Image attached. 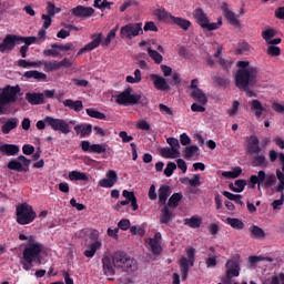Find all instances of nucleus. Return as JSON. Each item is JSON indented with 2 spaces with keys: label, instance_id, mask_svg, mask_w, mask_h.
Returning a JSON list of instances; mask_svg holds the SVG:
<instances>
[{
  "label": "nucleus",
  "instance_id": "obj_23",
  "mask_svg": "<svg viewBox=\"0 0 284 284\" xmlns=\"http://www.w3.org/2000/svg\"><path fill=\"white\" fill-rule=\"evenodd\" d=\"M263 181H265V171H258L257 175L250 176L248 185H251V187H256L257 185V190H261Z\"/></svg>",
  "mask_w": 284,
  "mask_h": 284
},
{
  "label": "nucleus",
  "instance_id": "obj_21",
  "mask_svg": "<svg viewBox=\"0 0 284 284\" xmlns=\"http://www.w3.org/2000/svg\"><path fill=\"white\" fill-rule=\"evenodd\" d=\"M24 99L30 105H43V93L27 92Z\"/></svg>",
  "mask_w": 284,
  "mask_h": 284
},
{
  "label": "nucleus",
  "instance_id": "obj_19",
  "mask_svg": "<svg viewBox=\"0 0 284 284\" xmlns=\"http://www.w3.org/2000/svg\"><path fill=\"white\" fill-rule=\"evenodd\" d=\"M20 41L21 43H24V45L20 48V54L22 59H26V57H28L30 45H32V43H37V37H20Z\"/></svg>",
  "mask_w": 284,
  "mask_h": 284
},
{
  "label": "nucleus",
  "instance_id": "obj_17",
  "mask_svg": "<svg viewBox=\"0 0 284 284\" xmlns=\"http://www.w3.org/2000/svg\"><path fill=\"white\" fill-rule=\"evenodd\" d=\"M151 80L153 81V85L156 90H161V92H168L170 90V84H168V80L159 74H151Z\"/></svg>",
  "mask_w": 284,
  "mask_h": 284
},
{
  "label": "nucleus",
  "instance_id": "obj_63",
  "mask_svg": "<svg viewBox=\"0 0 284 284\" xmlns=\"http://www.w3.org/2000/svg\"><path fill=\"white\" fill-rule=\"evenodd\" d=\"M266 53L270 57H281V48L276 45L268 44Z\"/></svg>",
  "mask_w": 284,
  "mask_h": 284
},
{
  "label": "nucleus",
  "instance_id": "obj_9",
  "mask_svg": "<svg viewBox=\"0 0 284 284\" xmlns=\"http://www.w3.org/2000/svg\"><path fill=\"white\" fill-rule=\"evenodd\" d=\"M132 92H134L132 87L126 88L124 91L115 95V103H118V105H124L125 108L136 105L139 98L135 97V94H132Z\"/></svg>",
  "mask_w": 284,
  "mask_h": 284
},
{
  "label": "nucleus",
  "instance_id": "obj_50",
  "mask_svg": "<svg viewBox=\"0 0 284 284\" xmlns=\"http://www.w3.org/2000/svg\"><path fill=\"white\" fill-rule=\"evenodd\" d=\"M148 54L154 60V63H156L158 65H161V63H163V55H161L159 51L153 50L152 48H148Z\"/></svg>",
  "mask_w": 284,
  "mask_h": 284
},
{
  "label": "nucleus",
  "instance_id": "obj_45",
  "mask_svg": "<svg viewBox=\"0 0 284 284\" xmlns=\"http://www.w3.org/2000/svg\"><path fill=\"white\" fill-rule=\"evenodd\" d=\"M183 200L182 193H173L168 202V207H179V203Z\"/></svg>",
  "mask_w": 284,
  "mask_h": 284
},
{
  "label": "nucleus",
  "instance_id": "obj_51",
  "mask_svg": "<svg viewBox=\"0 0 284 284\" xmlns=\"http://www.w3.org/2000/svg\"><path fill=\"white\" fill-rule=\"evenodd\" d=\"M219 64L223 70H225L226 72H230V70H232V65H234V61L232 60V58H226V59L220 58Z\"/></svg>",
  "mask_w": 284,
  "mask_h": 284
},
{
  "label": "nucleus",
  "instance_id": "obj_1",
  "mask_svg": "<svg viewBox=\"0 0 284 284\" xmlns=\"http://www.w3.org/2000/svg\"><path fill=\"white\" fill-rule=\"evenodd\" d=\"M30 243L26 245L22 252V267L26 272H30L32 270V264L38 263L41 265V252H43V244L41 243H33L34 237L30 236Z\"/></svg>",
  "mask_w": 284,
  "mask_h": 284
},
{
  "label": "nucleus",
  "instance_id": "obj_42",
  "mask_svg": "<svg viewBox=\"0 0 284 284\" xmlns=\"http://www.w3.org/2000/svg\"><path fill=\"white\" fill-rule=\"evenodd\" d=\"M101 242L100 241H95L90 245V250H85L84 251V256H87V258H93L94 255L97 254L98 250H101Z\"/></svg>",
  "mask_w": 284,
  "mask_h": 284
},
{
  "label": "nucleus",
  "instance_id": "obj_30",
  "mask_svg": "<svg viewBox=\"0 0 284 284\" xmlns=\"http://www.w3.org/2000/svg\"><path fill=\"white\" fill-rule=\"evenodd\" d=\"M191 97L196 101V103H200V105L207 104V95L201 89L193 90Z\"/></svg>",
  "mask_w": 284,
  "mask_h": 284
},
{
  "label": "nucleus",
  "instance_id": "obj_35",
  "mask_svg": "<svg viewBox=\"0 0 284 284\" xmlns=\"http://www.w3.org/2000/svg\"><path fill=\"white\" fill-rule=\"evenodd\" d=\"M70 181H90V178L88 176V173L81 172V171H71L69 173Z\"/></svg>",
  "mask_w": 284,
  "mask_h": 284
},
{
  "label": "nucleus",
  "instance_id": "obj_18",
  "mask_svg": "<svg viewBox=\"0 0 284 284\" xmlns=\"http://www.w3.org/2000/svg\"><path fill=\"white\" fill-rule=\"evenodd\" d=\"M171 194H172V189L170 187V185L162 184L158 191L159 204L165 205Z\"/></svg>",
  "mask_w": 284,
  "mask_h": 284
},
{
  "label": "nucleus",
  "instance_id": "obj_33",
  "mask_svg": "<svg viewBox=\"0 0 284 284\" xmlns=\"http://www.w3.org/2000/svg\"><path fill=\"white\" fill-rule=\"evenodd\" d=\"M172 221V211H170V206H164L161 210L160 223L163 225H168Z\"/></svg>",
  "mask_w": 284,
  "mask_h": 284
},
{
  "label": "nucleus",
  "instance_id": "obj_57",
  "mask_svg": "<svg viewBox=\"0 0 284 284\" xmlns=\"http://www.w3.org/2000/svg\"><path fill=\"white\" fill-rule=\"evenodd\" d=\"M19 68H39L41 65V61L39 62H30L28 60L20 59L18 60Z\"/></svg>",
  "mask_w": 284,
  "mask_h": 284
},
{
  "label": "nucleus",
  "instance_id": "obj_49",
  "mask_svg": "<svg viewBox=\"0 0 284 284\" xmlns=\"http://www.w3.org/2000/svg\"><path fill=\"white\" fill-rule=\"evenodd\" d=\"M245 185H247V181H245V180H236L235 181V186H234V184H230V190L232 192L241 193V192H243V190H245Z\"/></svg>",
  "mask_w": 284,
  "mask_h": 284
},
{
  "label": "nucleus",
  "instance_id": "obj_28",
  "mask_svg": "<svg viewBox=\"0 0 284 284\" xmlns=\"http://www.w3.org/2000/svg\"><path fill=\"white\" fill-rule=\"evenodd\" d=\"M18 125L19 120L17 118H11L1 126V132L2 134H10V132H12V130H16Z\"/></svg>",
  "mask_w": 284,
  "mask_h": 284
},
{
  "label": "nucleus",
  "instance_id": "obj_41",
  "mask_svg": "<svg viewBox=\"0 0 284 284\" xmlns=\"http://www.w3.org/2000/svg\"><path fill=\"white\" fill-rule=\"evenodd\" d=\"M248 231L251 232V239H265V231H263V229L258 227L257 225L250 226Z\"/></svg>",
  "mask_w": 284,
  "mask_h": 284
},
{
  "label": "nucleus",
  "instance_id": "obj_8",
  "mask_svg": "<svg viewBox=\"0 0 284 284\" xmlns=\"http://www.w3.org/2000/svg\"><path fill=\"white\" fill-rule=\"evenodd\" d=\"M193 18L195 19V23H197L202 30H207L209 32L216 30V24H211L212 22H210L207 13H205L201 8H196L193 11Z\"/></svg>",
  "mask_w": 284,
  "mask_h": 284
},
{
  "label": "nucleus",
  "instance_id": "obj_20",
  "mask_svg": "<svg viewBox=\"0 0 284 284\" xmlns=\"http://www.w3.org/2000/svg\"><path fill=\"white\" fill-rule=\"evenodd\" d=\"M103 272L105 276H114L116 271L114 270V262L109 256L102 258Z\"/></svg>",
  "mask_w": 284,
  "mask_h": 284
},
{
  "label": "nucleus",
  "instance_id": "obj_43",
  "mask_svg": "<svg viewBox=\"0 0 284 284\" xmlns=\"http://www.w3.org/2000/svg\"><path fill=\"white\" fill-rule=\"evenodd\" d=\"M276 179H278L274 173L267 175L265 174V179L262 183V187L264 190H270V187H273V185H276Z\"/></svg>",
  "mask_w": 284,
  "mask_h": 284
},
{
  "label": "nucleus",
  "instance_id": "obj_40",
  "mask_svg": "<svg viewBox=\"0 0 284 284\" xmlns=\"http://www.w3.org/2000/svg\"><path fill=\"white\" fill-rule=\"evenodd\" d=\"M222 194H223V196L229 199V201H234V203H236L237 205H241L242 207H243V205H245V202L241 200V199H243V195H241V194H234L229 191H224V192H222Z\"/></svg>",
  "mask_w": 284,
  "mask_h": 284
},
{
  "label": "nucleus",
  "instance_id": "obj_56",
  "mask_svg": "<svg viewBox=\"0 0 284 284\" xmlns=\"http://www.w3.org/2000/svg\"><path fill=\"white\" fill-rule=\"evenodd\" d=\"M88 116H91V119H99L100 121H105L104 113H101L92 108L87 109Z\"/></svg>",
  "mask_w": 284,
  "mask_h": 284
},
{
  "label": "nucleus",
  "instance_id": "obj_32",
  "mask_svg": "<svg viewBox=\"0 0 284 284\" xmlns=\"http://www.w3.org/2000/svg\"><path fill=\"white\" fill-rule=\"evenodd\" d=\"M155 14L160 21H164L165 23H172V18H174V16L164 8L156 9Z\"/></svg>",
  "mask_w": 284,
  "mask_h": 284
},
{
  "label": "nucleus",
  "instance_id": "obj_5",
  "mask_svg": "<svg viewBox=\"0 0 284 284\" xmlns=\"http://www.w3.org/2000/svg\"><path fill=\"white\" fill-rule=\"evenodd\" d=\"M16 221L19 225H30V223H34L37 219V212L32 205L28 203H21L16 207Z\"/></svg>",
  "mask_w": 284,
  "mask_h": 284
},
{
  "label": "nucleus",
  "instance_id": "obj_59",
  "mask_svg": "<svg viewBox=\"0 0 284 284\" xmlns=\"http://www.w3.org/2000/svg\"><path fill=\"white\" fill-rule=\"evenodd\" d=\"M166 142L171 145V150H173L178 154H181V152L179 151V150H181V144L179 143V139L169 138V139H166Z\"/></svg>",
  "mask_w": 284,
  "mask_h": 284
},
{
  "label": "nucleus",
  "instance_id": "obj_24",
  "mask_svg": "<svg viewBox=\"0 0 284 284\" xmlns=\"http://www.w3.org/2000/svg\"><path fill=\"white\" fill-rule=\"evenodd\" d=\"M250 105H251V111L254 113L256 119H261V116H263V112H267V109H265L263 106V103H261V101L258 100H252L250 102Z\"/></svg>",
  "mask_w": 284,
  "mask_h": 284
},
{
  "label": "nucleus",
  "instance_id": "obj_16",
  "mask_svg": "<svg viewBox=\"0 0 284 284\" xmlns=\"http://www.w3.org/2000/svg\"><path fill=\"white\" fill-rule=\"evenodd\" d=\"M221 10L231 26H241L239 18H236V14L230 10L227 2H222Z\"/></svg>",
  "mask_w": 284,
  "mask_h": 284
},
{
  "label": "nucleus",
  "instance_id": "obj_58",
  "mask_svg": "<svg viewBox=\"0 0 284 284\" xmlns=\"http://www.w3.org/2000/svg\"><path fill=\"white\" fill-rule=\"evenodd\" d=\"M44 70L45 72H54V70H60L59 61L53 60L44 62Z\"/></svg>",
  "mask_w": 284,
  "mask_h": 284
},
{
  "label": "nucleus",
  "instance_id": "obj_12",
  "mask_svg": "<svg viewBox=\"0 0 284 284\" xmlns=\"http://www.w3.org/2000/svg\"><path fill=\"white\" fill-rule=\"evenodd\" d=\"M91 39L93 40L78 51V57H81L84 52L97 50L101 45V41H103V33H94L91 36Z\"/></svg>",
  "mask_w": 284,
  "mask_h": 284
},
{
  "label": "nucleus",
  "instance_id": "obj_26",
  "mask_svg": "<svg viewBox=\"0 0 284 284\" xmlns=\"http://www.w3.org/2000/svg\"><path fill=\"white\" fill-rule=\"evenodd\" d=\"M248 152L250 154H261V145H260L258 136L251 135L248 138Z\"/></svg>",
  "mask_w": 284,
  "mask_h": 284
},
{
  "label": "nucleus",
  "instance_id": "obj_6",
  "mask_svg": "<svg viewBox=\"0 0 284 284\" xmlns=\"http://www.w3.org/2000/svg\"><path fill=\"white\" fill-rule=\"evenodd\" d=\"M185 252H186L187 257H181L179 261L182 281H187V274H190V268L194 267V261H195L194 248H192V247L186 248Z\"/></svg>",
  "mask_w": 284,
  "mask_h": 284
},
{
  "label": "nucleus",
  "instance_id": "obj_4",
  "mask_svg": "<svg viewBox=\"0 0 284 284\" xmlns=\"http://www.w3.org/2000/svg\"><path fill=\"white\" fill-rule=\"evenodd\" d=\"M258 77V69L256 67H248L247 69H239L235 73V85L239 90L245 88H254Z\"/></svg>",
  "mask_w": 284,
  "mask_h": 284
},
{
  "label": "nucleus",
  "instance_id": "obj_37",
  "mask_svg": "<svg viewBox=\"0 0 284 284\" xmlns=\"http://www.w3.org/2000/svg\"><path fill=\"white\" fill-rule=\"evenodd\" d=\"M268 156H270L271 163H274L276 161V159H278L281 170H282V172H284V153H278L274 150H271L268 152Z\"/></svg>",
  "mask_w": 284,
  "mask_h": 284
},
{
  "label": "nucleus",
  "instance_id": "obj_48",
  "mask_svg": "<svg viewBox=\"0 0 284 284\" xmlns=\"http://www.w3.org/2000/svg\"><path fill=\"white\" fill-rule=\"evenodd\" d=\"M148 244L151 247L152 254H154L155 256H159V254L163 252V247H161V242L149 240Z\"/></svg>",
  "mask_w": 284,
  "mask_h": 284
},
{
  "label": "nucleus",
  "instance_id": "obj_61",
  "mask_svg": "<svg viewBox=\"0 0 284 284\" xmlns=\"http://www.w3.org/2000/svg\"><path fill=\"white\" fill-rule=\"evenodd\" d=\"M199 152V148L196 145L186 146L184 149V159H192Z\"/></svg>",
  "mask_w": 284,
  "mask_h": 284
},
{
  "label": "nucleus",
  "instance_id": "obj_3",
  "mask_svg": "<svg viewBox=\"0 0 284 284\" xmlns=\"http://www.w3.org/2000/svg\"><path fill=\"white\" fill-rule=\"evenodd\" d=\"M112 256L115 270H121L125 274H132L139 270V262L125 251H115Z\"/></svg>",
  "mask_w": 284,
  "mask_h": 284
},
{
  "label": "nucleus",
  "instance_id": "obj_44",
  "mask_svg": "<svg viewBox=\"0 0 284 284\" xmlns=\"http://www.w3.org/2000/svg\"><path fill=\"white\" fill-rule=\"evenodd\" d=\"M182 183H189L191 187H201V174H194L193 178H184Z\"/></svg>",
  "mask_w": 284,
  "mask_h": 284
},
{
  "label": "nucleus",
  "instance_id": "obj_64",
  "mask_svg": "<svg viewBox=\"0 0 284 284\" xmlns=\"http://www.w3.org/2000/svg\"><path fill=\"white\" fill-rule=\"evenodd\" d=\"M174 170H176V163L174 162H169L166 164V168L164 169V174L170 178L172 174H174Z\"/></svg>",
  "mask_w": 284,
  "mask_h": 284
},
{
  "label": "nucleus",
  "instance_id": "obj_27",
  "mask_svg": "<svg viewBox=\"0 0 284 284\" xmlns=\"http://www.w3.org/2000/svg\"><path fill=\"white\" fill-rule=\"evenodd\" d=\"M19 150V145L17 144H3L0 146L1 154H6L7 156H17Z\"/></svg>",
  "mask_w": 284,
  "mask_h": 284
},
{
  "label": "nucleus",
  "instance_id": "obj_36",
  "mask_svg": "<svg viewBox=\"0 0 284 284\" xmlns=\"http://www.w3.org/2000/svg\"><path fill=\"white\" fill-rule=\"evenodd\" d=\"M276 178L278 183L273 189V192H284V172L283 169H276Z\"/></svg>",
  "mask_w": 284,
  "mask_h": 284
},
{
  "label": "nucleus",
  "instance_id": "obj_60",
  "mask_svg": "<svg viewBox=\"0 0 284 284\" xmlns=\"http://www.w3.org/2000/svg\"><path fill=\"white\" fill-rule=\"evenodd\" d=\"M254 168H267L265 155H258L253 160Z\"/></svg>",
  "mask_w": 284,
  "mask_h": 284
},
{
  "label": "nucleus",
  "instance_id": "obj_7",
  "mask_svg": "<svg viewBox=\"0 0 284 284\" xmlns=\"http://www.w3.org/2000/svg\"><path fill=\"white\" fill-rule=\"evenodd\" d=\"M19 94H21V87L17 85H6L0 89V97L9 104L17 103L19 99Z\"/></svg>",
  "mask_w": 284,
  "mask_h": 284
},
{
  "label": "nucleus",
  "instance_id": "obj_62",
  "mask_svg": "<svg viewBox=\"0 0 284 284\" xmlns=\"http://www.w3.org/2000/svg\"><path fill=\"white\" fill-rule=\"evenodd\" d=\"M276 37V31L274 29H267L262 32V39L266 41V43H270L271 39H274Z\"/></svg>",
  "mask_w": 284,
  "mask_h": 284
},
{
  "label": "nucleus",
  "instance_id": "obj_47",
  "mask_svg": "<svg viewBox=\"0 0 284 284\" xmlns=\"http://www.w3.org/2000/svg\"><path fill=\"white\" fill-rule=\"evenodd\" d=\"M161 156H163V159H179L180 153H176L174 149L163 148L161 149Z\"/></svg>",
  "mask_w": 284,
  "mask_h": 284
},
{
  "label": "nucleus",
  "instance_id": "obj_2",
  "mask_svg": "<svg viewBox=\"0 0 284 284\" xmlns=\"http://www.w3.org/2000/svg\"><path fill=\"white\" fill-rule=\"evenodd\" d=\"M77 121L71 120L69 123L64 119L52 118L47 115L43 120L37 122L38 130H45V126L51 128L53 132H61V134H70V125H75Z\"/></svg>",
  "mask_w": 284,
  "mask_h": 284
},
{
  "label": "nucleus",
  "instance_id": "obj_38",
  "mask_svg": "<svg viewBox=\"0 0 284 284\" xmlns=\"http://www.w3.org/2000/svg\"><path fill=\"white\" fill-rule=\"evenodd\" d=\"M222 194H223V196L229 199V201H234V203H236L237 205H241L242 207H243V205H245V202L241 200V199H243V195H241V194H234L229 191H224V192H222Z\"/></svg>",
  "mask_w": 284,
  "mask_h": 284
},
{
  "label": "nucleus",
  "instance_id": "obj_11",
  "mask_svg": "<svg viewBox=\"0 0 284 284\" xmlns=\"http://www.w3.org/2000/svg\"><path fill=\"white\" fill-rule=\"evenodd\" d=\"M21 41V37L17 34H7L2 42L0 43V52L6 54V52H12L17 43Z\"/></svg>",
  "mask_w": 284,
  "mask_h": 284
},
{
  "label": "nucleus",
  "instance_id": "obj_29",
  "mask_svg": "<svg viewBox=\"0 0 284 284\" xmlns=\"http://www.w3.org/2000/svg\"><path fill=\"white\" fill-rule=\"evenodd\" d=\"M63 106L70 108V110H74V112H81V110H83V101L67 99L63 101Z\"/></svg>",
  "mask_w": 284,
  "mask_h": 284
},
{
  "label": "nucleus",
  "instance_id": "obj_52",
  "mask_svg": "<svg viewBox=\"0 0 284 284\" xmlns=\"http://www.w3.org/2000/svg\"><path fill=\"white\" fill-rule=\"evenodd\" d=\"M51 48L54 50H60L61 52H68L70 50H74V43L68 42L67 44L52 43Z\"/></svg>",
  "mask_w": 284,
  "mask_h": 284
},
{
  "label": "nucleus",
  "instance_id": "obj_34",
  "mask_svg": "<svg viewBox=\"0 0 284 284\" xmlns=\"http://www.w3.org/2000/svg\"><path fill=\"white\" fill-rule=\"evenodd\" d=\"M201 223H203V219L193 215L190 219L184 220V225H187L192 230H197V227H201Z\"/></svg>",
  "mask_w": 284,
  "mask_h": 284
},
{
  "label": "nucleus",
  "instance_id": "obj_53",
  "mask_svg": "<svg viewBox=\"0 0 284 284\" xmlns=\"http://www.w3.org/2000/svg\"><path fill=\"white\" fill-rule=\"evenodd\" d=\"M8 170H14L16 172H24L26 169H23V164L19 162L18 160H11L7 164Z\"/></svg>",
  "mask_w": 284,
  "mask_h": 284
},
{
  "label": "nucleus",
  "instance_id": "obj_15",
  "mask_svg": "<svg viewBox=\"0 0 284 284\" xmlns=\"http://www.w3.org/2000/svg\"><path fill=\"white\" fill-rule=\"evenodd\" d=\"M119 181V175L116 174V171L110 170L106 172V178L99 181L100 187H114L116 185V182Z\"/></svg>",
  "mask_w": 284,
  "mask_h": 284
},
{
  "label": "nucleus",
  "instance_id": "obj_10",
  "mask_svg": "<svg viewBox=\"0 0 284 284\" xmlns=\"http://www.w3.org/2000/svg\"><path fill=\"white\" fill-rule=\"evenodd\" d=\"M139 34H143V23H128L123 26L120 30L121 39H134V37H139Z\"/></svg>",
  "mask_w": 284,
  "mask_h": 284
},
{
  "label": "nucleus",
  "instance_id": "obj_14",
  "mask_svg": "<svg viewBox=\"0 0 284 284\" xmlns=\"http://www.w3.org/2000/svg\"><path fill=\"white\" fill-rule=\"evenodd\" d=\"M226 278H234L241 274V264L239 260H227L226 264Z\"/></svg>",
  "mask_w": 284,
  "mask_h": 284
},
{
  "label": "nucleus",
  "instance_id": "obj_25",
  "mask_svg": "<svg viewBox=\"0 0 284 284\" xmlns=\"http://www.w3.org/2000/svg\"><path fill=\"white\" fill-rule=\"evenodd\" d=\"M75 133L80 139H85L92 134V124H78L74 126Z\"/></svg>",
  "mask_w": 284,
  "mask_h": 284
},
{
  "label": "nucleus",
  "instance_id": "obj_13",
  "mask_svg": "<svg viewBox=\"0 0 284 284\" xmlns=\"http://www.w3.org/2000/svg\"><path fill=\"white\" fill-rule=\"evenodd\" d=\"M71 14L73 17H78L79 19H90L92 14H94V8L92 7H83L81 4L71 9Z\"/></svg>",
  "mask_w": 284,
  "mask_h": 284
},
{
  "label": "nucleus",
  "instance_id": "obj_55",
  "mask_svg": "<svg viewBox=\"0 0 284 284\" xmlns=\"http://www.w3.org/2000/svg\"><path fill=\"white\" fill-rule=\"evenodd\" d=\"M108 152V144H92L91 154H105Z\"/></svg>",
  "mask_w": 284,
  "mask_h": 284
},
{
  "label": "nucleus",
  "instance_id": "obj_54",
  "mask_svg": "<svg viewBox=\"0 0 284 284\" xmlns=\"http://www.w3.org/2000/svg\"><path fill=\"white\" fill-rule=\"evenodd\" d=\"M11 112L10 104L0 95V116L10 114Z\"/></svg>",
  "mask_w": 284,
  "mask_h": 284
},
{
  "label": "nucleus",
  "instance_id": "obj_46",
  "mask_svg": "<svg viewBox=\"0 0 284 284\" xmlns=\"http://www.w3.org/2000/svg\"><path fill=\"white\" fill-rule=\"evenodd\" d=\"M226 223L227 225H231L233 230H243V227H245V224L243 223V221L236 217H227Z\"/></svg>",
  "mask_w": 284,
  "mask_h": 284
},
{
  "label": "nucleus",
  "instance_id": "obj_31",
  "mask_svg": "<svg viewBox=\"0 0 284 284\" xmlns=\"http://www.w3.org/2000/svg\"><path fill=\"white\" fill-rule=\"evenodd\" d=\"M23 77L24 79H36V81H45V79H48V75L45 73L36 70L26 71Z\"/></svg>",
  "mask_w": 284,
  "mask_h": 284
},
{
  "label": "nucleus",
  "instance_id": "obj_39",
  "mask_svg": "<svg viewBox=\"0 0 284 284\" xmlns=\"http://www.w3.org/2000/svg\"><path fill=\"white\" fill-rule=\"evenodd\" d=\"M222 194H223V196L229 199V201H234V203H236L237 205H241L242 207H243V205H245V202L241 200V199H243V195H241V194H234L229 191H224V192H222Z\"/></svg>",
  "mask_w": 284,
  "mask_h": 284
},
{
  "label": "nucleus",
  "instance_id": "obj_22",
  "mask_svg": "<svg viewBox=\"0 0 284 284\" xmlns=\"http://www.w3.org/2000/svg\"><path fill=\"white\" fill-rule=\"evenodd\" d=\"M171 24L173 26H178L179 28H181V30H184V32H187V30H190V28H192V22L187 19H184L182 17H174L171 20Z\"/></svg>",
  "mask_w": 284,
  "mask_h": 284
}]
</instances>
